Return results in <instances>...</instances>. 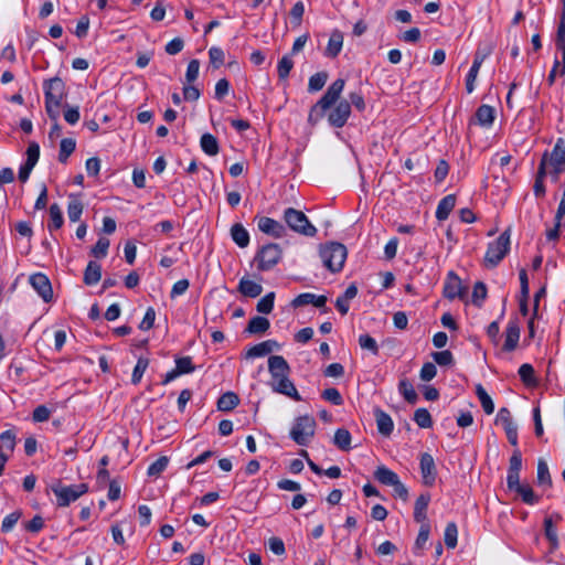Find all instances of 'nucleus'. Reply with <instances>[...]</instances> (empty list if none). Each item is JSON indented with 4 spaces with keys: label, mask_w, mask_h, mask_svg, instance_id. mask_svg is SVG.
I'll use <instances>...</instances> for the list:
<instances>
[{
    "label": "nucleus",
    "mask_w": 565,
    "mask_h": 565,
    "mask_svg": "<svg viewBox=\"0 0 565 565\" xmlns=\"http://www.w3.org/2000/svg\"><path fill=\"white\" fill-rule=\"evenodd\" d=\"M420 472L425 486L431 487L436 480V466L430 454L424 452L420 456Z\"/></svg>",
    "instance_id": "nucleus-13"
},
{
    "label": "nucleus",
    "mask_w": 565,
    "mask_h": 565,
    "mask_svg": "<svg viewBox=\"0 0 565 565\" xmlns=\"http://www.w3.org/2000/svg\"><path fill=\"white\" fill-rule=\"evenodd\" d=\"M374 416L379 433L386 437L390 436L394 429V423L391 416L379 407L374 409Z\"/></svg>",
    "instance_id": "nucleus-20"
},
{
    "label": "nucleus",
    "mask_w": 565,
    "mask_h": 565,
    "mask_svg": "<svg viewBox=\"0 0 565 565\" xmlns=\"http://www.w3.org/2000/svg\"><path fill=\"white\" fill-rule=\"evenodd\" d=\"M156 320V311L152 307H149L145 313L142 321L139 324V329L147 331L153 327Z\"/></svg>",
    "instance_id": "nucleus-63"
},
{
    "label": "nucleus",
    "mask_w": 565,
    "mask_h": 565,
    "mask_svg": "<svg viewBox=\"0 0 565 565\" xmlns=\"http://www.w3.org/2000/svg\"><path fill=\"white\" fill-rule=\"evenodd\" d=\"M102 278V266L94 262V260H90L87 266H86V269L84 271V284L87 285V286H93V285H96Z\"/></svg>",
    "instance_id": "nucleus-27"
},
{
    "label": "nucleus",
    "mask_w": 565,
    "mask_h": 565,
    "mask_svg": "<svg viewBox=\"0 0 565 565\" xmlns=\"http://www.w3.org/2000/svg\"><path fill=\"white\" fill-rule=\"evenodd\" d=\"M510 249V228L505 230L494 242L488 245L484 256L487 267H495Z\"/></svg>",
    "instance_id": "nucleus-5"
},
{
    "label": "nucleus",
    "mask_w": 565,
    "mask_h": 565,
    "mask_svg": "<svg viewBox=\"0 0 565 565\" xmlns=\"http://www.w3.org/2000/svg\"><path fill=\"white\" fill-rule=\"evenodd\" d=\"M327 81H328L327 72H318V73L313 74L309 78L308 90L310 93H313V92H318V90L322 89V87L326 85Z\"/></svg>",
    "instance_id": "nucleus-43"
},
{
    "label": "nucleus",
    "mask_w": 565,
    "mask_h": 565,
    "mask_svg": "<svg viewBox=\"0 0 565 565\" xmlns=\"http://www.w3.org/2000/svg\"><path fill=\"white\" fill-rule=\"evenodd\" d=\"M458 529L456 523L450 522L446 525L444 540L448 548H455L457 546Z\"/></svg>",
    "instance_id": "nucleus-44"
},
{
    "label": "nucleus",
    "mask_w": 565,
    "mask_h": 565,
    "mask_svg": "<svg viewBox=\"0 0 565 565\" xmlns=\"http://www.w3.org/2000/svg\"><path fill=\"white\" fill-rule=\"evenodd\" d=\"M519 375H520L522 382L526 386H536L537 385V380L534 375V369L531 364H529V363L522 364L519 369Z\"/></svg>",
    "instance_id": "nucleus-41"
},
{
    "label": "nucleus",
    "mask_w": 565,
    "mask_h": 565,
    "mask_svg": "<svg viewBox=\"0 0 565 565\" xmlns=\"http://www.w3.org/2000/svg\"><path fill=\"white\" fill-rule=\"evenodd\" d=\"M51 490L56 495L57 507H67L85 494L88 491V486L86 483L63 486L62 482L57 480L51 486Z\"/></svg>",
    "instance_id": "nucleus-4"
},
{
    "label": "nucleus",
    "mask_w": 565,
    "mask_h": 565,
    "mask_svg": "<svg viewBox=\"0 0 565 565\" xmlns=\"http://www.w3.org/2000/svg\"><path fill=\"white\" fill-rule=\"evenodd\" d=\"M463 291L460 278L454 271H449L444 284V297L449 300L462 298Z\"/></svg>",
    "instance_id": "nucleus-12"
},
{
    "label": "nucleus",
    "mask_w": 565,
    "mask_h": 565,
    "mask_svg": "<svg viewBox=\"0 0 565 565\" xmlns=\"http://www.w3.org/2000/svg\"><path fill=\"white\" fill-rule=\"evenodd\" d=\"M547 152L542 156L533 184V192L536 198H543L546 193L544 179L547 175Z\"/></svg>",
    "instance_id": "nucleus-17"
},
{
    "label": "nucleus",
    "mask_w": 565,
    "mask_h": 565,
    "mask_svg": "<svg viewBox=\"0 0 565 565\" xmlns=\"http://www.w3.org/2000/svg\"><path fill=\"white\" fill-rule=\"evenodd\" d=\"M270 385L275 392L286 395L297 402L301 401V396L299 395L295 384L289 380V375L271 381Z\"/></svg>",
    "instance_id": "nucleus-14"
},
{
    "label": "nucleus",
    "mask_w": 565,
    "mask_h": 565,
    "mask_svg": "<svg viewBox=\"0 0 565 565\" xmlns=\"http://www.w3.org/2000/svg\"><path fill=\"white\" fill-rule=\"evenodd\" d=\"M239 404V398L234 392H226L220 396L217 408L222 412H230Z\"/></svg>",
    "instance_id": "nucleus-36"
},
{
    "label": "nucleus",
    "mask_w": 565,
    "mask_h": 565,
    "mask_svg": "<svg viewBox=\"0 0 565 565\" xmlns=\"http://www.w3.org/2000/svg\"><path fill=\"white\" fill-rule=\"evenodd\" d=\"M430 526L428 523H422L417 539L415 541V548L420 550L424 547L429 539Z\"/></svg>",
    "instance_id": "nucleus-59"
},
{
    "label": "nucleus",
    "mask_w": 565,
    "mask_h": 565,
    "mask_svg": "<svg viewBox=\"0 0 565 565\" xmlns=\"http://www.w3.org/2000/svg\"><path fill=\"white\" fill-rule=\"evenodd\" d=\"M200 71V61L199 60H191L188 64L186 73H185V79L188 83H193L198 76Z\"/></svg>",
    "instance_id": "nucleus-61"
},
{
    "label": "nucleus",
    "mask_w": 565,
    "mask_h": 565,
    "mask_svg": "<svg viewBox=\"0 0 565 565\" xmlns=\"http://www.w3.org/2000/svg\"><path fill=\"white\" fill-rule=\"evenodd\" d=\"M281 248L278 244L269 243L263 246L255 256L257 268L266 271L276 266L281 259Z\"/></svg>",
    "instance_id": "nucleus-7"
},
{
    "label": "nucleus",
    "mask_w": 565,
    "mask_h": 565,
    "mask_svg": "<svg viewBox=\"0 0 565 565\" xmlns=\"http://www.w3.org/2000/svg\"><path fill=\"white\" fill-rule=\"evenodd\" d=\"M270 327V322L267 318L256 316L253 317L245 329L246 332L250 334H262L265 333Z\"/></svg>",
    "instance_id": "nucleus-29"
},
{
    "label": "nucleus",
    "mask_w": 565,
    "mask_h": 565,
    "mask_svg": "<svg viewBox=\"0 0 565 565\" xmlns=\"http://www.w3.org/2000/svg\"><path fill=\"white\" fill-rule=\"evenodd\" d=\"M200 146L202 151L207 156H216L220 151L217 139L209 132L201 136Z\"/></svg>",
    "instance_id": "nucleus-31"
},
{
    "label": "nucleus",
    "mask_w": 565,
    "mask_h": 565,
    "mask_svg": "<svg viewBox=\"0 0 565 565\" xmlns=\"http://www.w3.org/2000/svg\"><path fill=\"white\" fill-rule=\"evenodd\" d=\"M431 355L434 361L440 366L454 364V355L449 350L434 352Z\"/></svg>",
    "instance_id": "nucleus-53"
},
{
    "label": "nucleus",
    "mask_w": 565,
    "mask_h": 565,
    "mask_svg": "<svg viewBox=\"0 0 565 565\" xmlns=\"http://www.w3.org/2000/svg\"><path fill=\"white\" fill-rule=\"evenodd\" d=\"M179 375L189 374L195 370L191 356H182L175 359V367Z\"/></svg>",
    "instance_id": "nucleus-51"
},
{
    "label": "nucleus",
    "mask_w": 565,
    "mask_h": 565,
    "mask_svg": "<svg viewBox=\"0 0 565 565\" xmlns=\"http://www.w3.org/2000/svg\"><path fill=\"white\" fill-rule=\"evenodd\" d=\"M169 463V458L167 456H161L154 462H152L147 471L149 477H158L161 472L166 470Z\"/></svg>",
    "instance_id": "nucleus-50"
},
{
    "label": "nucleus",
    "mask_w": 565,
    "mask_h": 565,
    "mask_svg": "<svg viewBox=\"0 0 565 565\" xmlns=\"http://www.w3.org/2000/svg\"><path fill=\"white\" fill-rule=\"evenodd\" d=\"M68 198H70V202L67 205L68 218L71 222H77V221H79V218L82 216L84 205L78 195L70 194Z\"/></svg>",
    "instance_id": "nucleus-30"
},
{
    "label": "nucleus",
    "mask_w": 565,
    "mask_h": 565,
    "mask_svg": "<svg viewBox=\"0 0 565 565\" xmlns=\"http://www.w3.org/2000/svg\"><path fill=\"white\" fill-rule=\"evenodd\" d=\"M40 158V146L35 141H31L26 149V161L25 163L35 167Z\"/></svg>",
    "instance_id": "nucleus-58"
},
{
    "label": "nucleus",
    "mask_w": 565,
    "mask_h": 565,
    "mask_svg": "<svg viewBox=\"0 0 565 565\" xmlns=\"http://www.w3.org/2000/svg\"><path fill=\"white\" fill-rule=\"evenodd\" d=\"M268 371L271 375V381H274L289 375L290 366L284 356L271 355L268 359Z\"/></svg>",
    "instance_id": "nucleus-15"
},
{
    "label": "nucleus",
    "mask_w": 565,
    "mask_h": 565,
    "mask_svg": "<svg viewBox=\"0 0 565 565\" xmlns=\"http://www.w3.org/2000/svg\"><path fill=\"white\" fill-rule=\"evenodd\" d=\"M294 67V61L289 55H284L278 62L277 73L279 79H286Z\"/></svg>",
    "instance_id": "nucleus-48"
},
{
    "label": "nucleus",
    "mask_w": 565,
    "mask_h": 565,
    "mask_svg": "<svg viewBox=\"0 0 565 565\" xmlns=\"http://www.w3.org/2000/svg\"><path fill=\"white\" fill-rule=\"evenodd\" d=\"M275 301V292H268L257 302L256 309L258 312L268 315L273 311Z\"/></svg>",
    "instance_id": "nucleus-46"
},
{
    "label": "nucleus",
    "mask_w": 565,
    "mask_h": 565,
    "mask_svg": "<svg viewBox=\"0 0 565 565\" xmlns=\"http://www.w3.org/2000/svg\"><path fill=\"white\" fill-rule=\"evenodd\" d=\"M487 298V286L482 281H478L473 286L472 302L477 307H481L482 301Z\"/></svg>",
    "instance_id": "nucleus-52"
},
{
    "label": "nucleus",
    "mask_w": 565,
    "mask_h": 565,
    "mask_svg": "<svg viewBox=\"0 0 565 565\" xmlns=\"http://www.w3.org/2000/svg\"><path fill=\"white\" fill-rule=\"evenodd\" d=\"M374 478L384 486L393 487L398 480L397 473L393 470L386 468L385 466H380L374 471Z\"/></svg>",
    "instance_id": "nucleus-28"
},
{
    "label": "nucleus",
    "mask_w": 565,
    "mask_h": 565,
    "mask_svg": "<svg viewBox=\"0 0 565 565\" xmlns=\"http://www.w3.org/2000/svg\"><path fill=\"white\" fill-rule=\"evenodd\" d=\"M456 205V195L455 194H448L445 198H443L436 210V218L439 221H445L448 218L449 214L454 210Z\"/></svg>",
    "instance_id": "nucleus-25"
},
{
    "label": "nucleus",
    "mask_w": 565,
    "mask_h": 565,
    "mask_svg": "<svg viewBox=\"0 0 565 565\" xmlns=\"http://www.w3.org/2000/svg\"><path fill=\"white\" fill-rule=\"evenodd\" d=\"M476 394L481 403V406L487 415L494 412V404L490 395L486 392L481 384L476 385Z\"/></svg>",
    "instance_id": "nucleus-37"
},
{
    "label": "nucleus",
    "mask_w": 565,
    "mask_h": 565,
    "mask_svg": "<svg viewBox=\"0 0 565 565\" xmlns=\"http://www.w3.org/2000/svg\"><path fill=\"white\" fill-rule=\"evenodd\" d=\"M209 56L211 64L218 68L221 65L224 64V52L221 47L212 46L209 50Z\"/></svg>",
    "instance_id": "nucleus-60"
},
{
    "label": "nucleus",
    "mask_w": 565,
    "mask_h": 565,
    "mask_svg": "<svg viewBox=\"0 0 565 565\" xmlns=\"http://www.w3.org/2000/svg\"><path fill=\"white\" fill-rule=\"evenodd\" d=\"M280 348V344L276 340H266L260 343H257L253 347H250L246 353V359H254L258 356H265L269 353H271L275 350H278Z\"/></svg>",
    "instance_id": "nucleus-18"
},
{
    "label": "nucleus",
    "mask_w": 565,
    "mask_h": 565,
    "mask_svg": "<svg viewBox=\"0 0 565 565\" xmlns=\"http://www.w3.org/2000/svg\"><path fill=\"white\" fill-rule=\"evenodd\" d=\"M257 226L263 233L271 235L276 238H280L285 235L284 225L278 221L267 216L257 217Z\"/></svg>",
    "instance_id": "nucleus-16"
},
{
    "label": "nucleus",
    "mask_w": 565,
    "mask_h": 565,
    "mask_svg": "<svg viewBox=\"0 0 565 565\" xmlns=\"http://www.w3.org/2000/svg\"><path fill=\"white\" fill-rule=\"evenodd\" d=\"M30 284L36 290L39 296L45 301L50 302L53 298V290L50 279L42 273H36L30 276Z\"/></svg>",
    "instance_id": "nucleus-11"
},
{
    "label": "nucleus",
    "mask_w": 565,
    "mask_h": 565,
    "mask_svg": "<svg viewBox=\"0 0 565 565\" xmlns=\"http://www.w3.org/2000/svg\"><path fill=\"white\" fill-rule=\"evenodd\" d=\"M316 420L309 415L299 416L296 418L294 426L290 429V437L299 446H307L310 439L315 436Z\"/></svg>",
    "instance_id": "nucleus-6"
},
{
    "label": "nucleus",
    "mask_w": 565,
    "mask_h": 565,
    "mask_svg": "<svg viewBox=\"0 0 565 565\" xmlns=\"http://www.w3.org/2000/svg\"><path fill=\"white\" fill-rule=\"evenodd\" d=\"M51 411L45 405L35 407L32 414V418L36 423H43L50 419Z\"/></svg>",
    "instance_id": "nucleus-64"
},
{
    "label": "nucleus",
    "mask_w": 565,
    "mask_h": 565,
    "mask_svg": "<svg viewBox=\"0 0 565 565\" xmlns=\"http://www.w3.org/2000/svg\"><path fill=\"white\" fill-rule=\"evenodd\" d=\"M21 515V511H14L8 514L2 521L1 531L4 533L10 532L14 527Z\"/></svg>",
    "instance_id": "nucleus-57"
},
{
    "label": "nucleus",
    "mask_w": 565,
    "mask_h": 565,
    "mask_svg": "<svg viewBox=\"0 0 565 565\" xmlns=\"http://www.w3.org/2000/svg\"><path fill=\"white\" fill-rule=\"evenodd\" d=\"M76 141L73 138H64L60 143L58 161L66 163L68 157L74 152Z\"/></svg>",
    "instance_id": "nucleus-40"
},
{
    "label": "nucleus",
    "mask_w": 565,
    "mask_h": 565,
    "mask_svg": "<svg viewBox=\"0 0 565 565\" xmlns=\"http://www.w3.org/2000/svg\"><path fill=\"white\" fill-rule=\"evenodd\" d=\"M347 255V247L341 243L332 242L320 248L322 263L331 273H339L343 268Z\"/></svg>",
    "instance_id": "nucleus-2"
},
{
    "label": "nucleus",
    "mask_w": 565,
    "mask_h": 565,
    "mask_svg": "<svg viewBox=\"0 0 565 565\" xmlns=\"http://www.w3.org/2000/svg\"><path fill=\"white\" fill-rule=\"evenodd\" d=\"M237 290L245 297L256 298L263 292V286L247 277L239 280Z\"/></svg>",
    "instance_id": "nucleus-22"
},
{
    "label": "nucleus",
    "mask_w": 565,
    "mask_h": 565,
    "mask_svg": "<svg viewBox=\"0 0 565 565\" xmlns=\"http://www.w3.org/2000/svg\"><path fill=\"white\" fill-rule=\"evenodd\" d=\"M430 502V494L428 492L422 493L415 501L414 519L418 523H427V508Z\"/></svg>",
    "instance_id": "nucleus-23"
},
{
    "label": "nucleus",
    "mask_w": 565,
    "mask_h": 565,
    "mask_svg": "<svg viewBox=\"0 0 565 565\" xmlns=\"http://www.w3.org/2000/svg\"><path fill=\"white\" fill-rule=\"evenodd\" d=\"M65 83L60 77H53L44 82L45 104L54 103L55 106H61L63 98L66 95Z\"/></svg>",
    "instance_id": "nucleus-8"
},
{
    "label": "nucleus",
    "mask_w": 565,
    "mask_h": 565,
    "mask_svg": "<svg viewBox=\"0 0 565 565\" xmlns=\"http://www.w3.org/2000/svg\"><path fill=\"white\" fill-rule=\"evenodd\" d=\"M232 239L242 248L248 246L249 234L241 223H235L231 227Z\"/></svg>",
    "instance_id": "nucleus-33"
},
{
    "label": "nucleus",
    "mask_w": 565,
    "mask_h": 565,
    "mask_svg": "<svg viewBox=\"0 0 565 565\" xmlns=\"http://www.w3.org/2000/svg\"><path fill=\"white\" fill-rule=\"evenodd\" d=\"M344 85L345 81L338 78L328 87L323 96L310 109L308 117L310 124H317L324 116L326 110L333 105L335 106L328 116L330 126L342 128L347 124L351 115V105L347 99L339 100Z\"/></svg>",
    "instance_id": "nucleus-1"
},
{
    "label": "nucleus",
    "mask_w": 565,
    "mask_h": 565,
    "mask_svg": "<svg viewBox=\"0 0 565 565\" xmlns=\"http://www.w3.org/2000/svg\"><path fill=\"white\" fill-rule=\"evenodd\" d=\"M284 220L288 227L303 236L312 237L317 234V228L310 223L306 214L294 207H288L284 212Z\"/></svg>",
    "instance_id": "nucleus-3"
},
{
    "label": "nucleus",
    "mask_w": 565,
    "mask_h": 565,
    "mask_svg": "<svg viewBox=\"0 0 565 565\" xmlns=\"http://www.w3.org/2000/svg\"><path fill=\"white\" fill-rule=\"evenodd\" d=\"M359 344L362 349L369 350L375 355L379 353V345L370 334H361L359 337Z\"/></svg>",
    "instance_id": "nucleus-54"
},
{
    "label": "nucleus",
    "mask_w": 565,
    "mask_h": 565,
    "mask_svg": "<svg viewBox=\"0 0 565 565\" xmlns=\"http://www.w3.org/2000/svg\"><path fill=\"white\" fill-rule=\"evenodd\" d=\"M537 484L544 487H552V478L548 466L544 459H539L537 462Z\"/></svg>",
    "instance_id": "nucleus-39"
},
{
    "label": "nucleus",
    "mask_w": 565,
    "mask_h": 565,
    "mask_svg": "<svg viewBox=\"0 0 565 565\" xmlns=\"http://www.w3.org/2000/svg\"><path fill=\"white\" fill-rule=\"evenodd\" d=\"M321 396L323 399L332 403L333 405L340 406L343 404V398L340 392L334 387L326 388Z\"/></svg>",
    "instance_id": "nucleus-56"
},
{
    "label": "nucleus",
    "mask_w": 565,
    "mask_h": 565,
    "mask_svg": "<svg viewBox=\"0 0 565 565\" xmlns=\"http://www.w3.org/2000/svg\"><path fill=\"white\" fill-rule=\"evenodd\" d=\"M562 15L557 28L556 46L562 52L563 64L559 75H565V0H562Z\"/></svg>",
    "instance_id": "nucleus-19"
},
{
    "label": "nucleus",
    "mask_w": 565,
    "mask_h": 565,
    "mask_svg": "<svg viewBox=\"0 0 565 565\" xmlns=\"http://www.w3.org/2000/svg\"><path fill=\"white\" fill-rule=\"evenodd\" d=\"M513 491H515L526 504L533 505L539 502V497L534 494L530 484L521 483L519 488L516 487Z\"/></svg>",
    "instance_id": "nucleus-42"
},
{
    "label": "nucleus",
    "mask_w": 565,
    "mask_h": 565,
    "mask_svg": "<svg viewBox=\"0 0 565 565\" xmlns=\"http://www.w3.org/2000/svg\"><path fill=\"white\" fill-rule=\"evenodd\" d=\"M50 222L47 230L52 233L63 226L64 218L63 213L58 204L53 203L49 209Z\"/></svg>",
    "instance_id": "nucleus-32"
},
{
    "label": "nucleus",
    "mask_w": 565,
    "mask_h": 565,
    "mask_svg": "<svg viewBox=\"0 0 565 565\" xmlns=\"http://www.w3.org/2000/svg\"><path fill=\"white\" fill-rule=\"evenodd\" d=\"M547 168H554L555 174L565 172V140L558 138L552 152H547Z\"/></svg>",
    "instance_id": "nucleus-9"
},
{
    "label": "nucleus",
    "mask_w": 565,
    "mask_h": 565,
    "mask_svg": "<svg viewBox=\"0 0 565 565\" xmlns=\"http://www.w3.org/2000/svg\"><path fill=\"white\" fill-rule=\"evenodd\" d=\"M342 46L343 33L339 30H333L324 50V55L327 57L334 58L340 54Z\"/></svg>",
    "instance_id": "nucleus-21"
},
{
    "label": "nucleus",
    "mask_w": 565,
    "mask_h": 565,
    "mask_svg": "<svg viewBox=\"0 0 565 565\" xmlns=\"http://www.w3.org/2000/svg\"><path fill=\"white\" fill-rule=\"evenodd\" d=\"M544 532H545L546 539L554 546H556L558 544V536H557V533H556V529H555V526L553 524L552 518H545V520H544Z\"/></svg>",
    "instance_id": "nucleus-55"
},
{
    "label": "nucleus",
    "mask_w": 565,
    "mask_h": 565,
    "mask_svg": "<svg viewBox=\"0 0 565 565\" xmlns=\"http://www.w3.org/2000/svg\"><path fill=\"white\" fill-rule=\"evenodd\" d=\"M495 423L502 425L509 443L512 446H516L518 445V426L514 424V422L512 419L511 412L505 407L501 408L497 414Z\"/></svg>",
    "instance_id": "nucleus-10"
},
{
    "label": "nucleus",
    "mask_w": 565,
    "mask_h": 565,
    "mask_svg": "<svg viewBox=\"0 0 565 565\" xmlns=\"http://www.w3.org/2000/svg\"><path fill=\"white\" fill-rule=\"evenodd\" d=\"M482 62L483 57L476 55L472 66L470 67L466 77V89L468 94L472 93L475 89V82L477 79Z\"/></svg>",
    "instance_id": "nucleus-35"
},
{
    "label": "nucleus",
    "mask_w": 565,
    "mask_h": 565,
    "mask_svg": "<svg viewBox=\"0 0 565 565\" xmlns=\"http://www.w3.org/2000/svg\"><path fill=\"white\" fill-rule=\"evenodd\" d=\"M149 365V360L146 358H139L137 361V364L134 367L132 375H131V383L137 385L140 383L143 373L146 372L147 367Z\"/></svg>",
    "instance_id": "nucleus-47"
},
{
    "label": "nucleus",
    "mask_w": 565,
    "mask_h": 565,
    "mask_svg": "<svg viewBox=\"0 0 565 565\" xmlns=\"http://www.w3.org/2000/svg\"><path fill=\"white\" fill-rule=\"evenodd\" d=\"M472 120H476L480 126H491L494 121V108L489 105L479 106Z\"/></svg>",
    "instance_id": "nucleus-26"
},
{
    "label": "nucleus",
    "mask_w": 565,
    "mask_h": 565,
    "mask_svg": "<svg viewBox=\"0 0 565 565\" xmlns=\"http://www.w3.org/2000/svg\"><path fill=\"white\" fill-rule=\"evenodd\" d=\"M2 446L12 451L15 446V433L12 429L4 430L0 434Z\"/></svg>",
    "instance_id": "nucleus-62"
},
{
    "label": "nucleus",
    "mask_w": 565,
    "mask_h": 565,
    "mask_svg": "<svg viewBox=\"0 0 565 565\" xmlns=\"http://www.w3.org/2000/svg\"><path fill=\"white\" fill-rule=\"evenodd\" d=\"M351 434L345 428H339L335 430L333 436V444L342 451H349L351 449Z\"/></svg>",
    "instance_id": "nucleus-34"
},
{
    "label": "nucleus",
    "mask_w": 565,
    "mask_h": 565,
    "mask_svg": "<svg viewBox=\"0 0 565 565\" xmlns=\"http://www.w3.org/2000/svg\"><path fill=\"white\" fill-rule=\"evenodd\" d=\"M520 339V328L516 321H510L505 329V341L503 349L505 351H513Z\"/></svg>",
    "instance_id": "nucleus-24"
},
{
    "label": "nucleus",
    "mask_w": 565,
    "mask_h": 565,
    "mask_svg": "<svg viewBox=\"0 0 565 565\" xmlns=\"http://www.w3.org/2000/svg\"><path fill=\"white\" fill-rule=\"evenodd\" d=\"M414 420L420 428H430L433 426L431 416L426 408L416 409Z\"/></svg>",
    "instance_id": "nucleus-45"
},
{
    "label": "nucleus",
    "mask_w": 565,
    "mask_h": 565,
    "mask_svg": "<svg viewBox=\"0 0 565 565\" xmlns=\"http://www.w3.org/2000/svg\"><path fill=\"white\" fill-rule=\"evenodd\" d=\"M398 391L409 404H415L417 402L418 395L413 384L407 379L399 381Z\"/></svg>",
    "instance_id": "nucleus-38"
},
{
    "label": "nucleus",
    "mask_w": 565,
    "mask_h": 565,
    "mask_svg": "<svg viewBox=\"0 0 565 565\" xmlns=\"http://www.w3.org/2000/svg\"><path fill=\"white\" fill-rule=\"evenodd\" d=\"M110 242L106 237H99L97 243L93 246L90 254L95 258H104L107 256Z\"/></svg>",
    "instance_id": "nucleus-49"
}]
</instances>
